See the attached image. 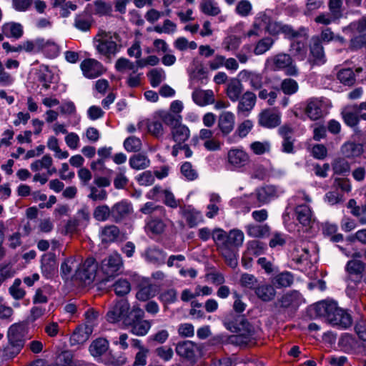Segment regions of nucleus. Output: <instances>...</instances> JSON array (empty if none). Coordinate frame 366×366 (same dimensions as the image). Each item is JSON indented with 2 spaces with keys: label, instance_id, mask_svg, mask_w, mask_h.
Instances as JSON below:
<instances>
[{
  "label": "nucleus",
  "instance_id": "393cba45",
  "mask_svg": "<svg viewBox=\"0 0 366 366\" xmlns=\"http://www.w3.org/2000/svg\"><path fill=\"white\" fill-rule=\"evenodd\" d=\"M240 81L248 82L254 89H259L262 85V76L260 74L247 69L242 70L238 74Z\"/></svg>",
  "mask_w": 366,
  "mask_h": 366
},
{
  "label": "nucleus",
  "instance_id": "37998d69",
  "mask_svg": "<svg viewBox=\"0 0 366 366\" xmlns=\"http://www.w3.org/2000/svg\"><path fill=\"white\" fill-rule=\"evenodd\" d=\"M242 43L241 38L235 35H228L224 38L222 47L226 51L234 53L239 47Z\"/></svg>",
  "mask_w": 366,
  "mask_h": 366
},
{
  "label": "nucleus",
  "instance_id": "cd10ccee",
  "mask_svg": "<svg viewBox=\"0 0 366 366\" xmlns=\"http://www.w3.org/2000/svg\"><path fill=\"white\" fill-rule=\"evenodd\" d=\"M97 50L107 58H110L112 55H115L118 52L117 44L112 40V37L110 39H99Z\"/></svg>",
  "mask_w": 366,
  "mask_h": 366
},
{
  "label": "nucleus",
  "instance_id": "aec40b11",
  "mask_svg": "<svg viewBox=\"0 0 366 366\" xmlns=\"http://www.w3.org/2000/svg\"><path fill=\"white\" fill-rule=\"evenodd\" d=\"M328 322L333 326L347 329L352 325V320L350 314L337 307L335 312L330 315Z\"/></svg>",
  "mask_w": 366,
  "mask_h": 366
},
{
  "label": "nucleus",
  "instance_id": "58836bf2",
  "mask_svg": "<svg viewBox=\"0 0 366 366\" xmlns=\"http://www.w3.org/2000/svg\"><path fill=\"white\" fill-rule=\"evenodd\" d=\"M150 164V160L147 156L142 153L132 155L129 158V165L132 169L140 170L144 169Z\"/></svg>",
  "mask_w": 366,
  "mask_h": 366
},
{
  "label": "nucleus",
  "instance_id": "338daca9",
  "mask_svg": "<svg viewBox=\"0 0 366 366\" xmlns=\"http://www.w3.org/2000/svg\"><path fill=\"white\" fill-rule=\"evenodd\" d=\"M274 44V40L270 37L260 39L256 44L254 53L256 55H262L269 51Z\"/></svg>",
  "mask_w": 366,
  "mask_h": 366
},
{
  "label": "nucleus",
  "instance_id": "f8f14e48",
  "mask_svg": "<svg viewBox=\"0 0 366 366\" xmlns=\"http://www.w3.org/2000/svg\"><path fill=\"white\" fill-rule=\"evenodd\" d=\"M109 341L103 337H99L93 340L89 347L88 351L90 355L99 363L102 362L104 357L110 350Z\"/></svg>",
  "mask_w": 366,
  "mask_h": 366
},
{
  "label": "nucleus",
  "instance_id": "4c0bfd02",
  "mask_svg": "<svg viewBox=\"0 0 366 366\" xmlns=\"http://www.w3.org/2000/svg\"><path fill=\"white\" fill-rule=\"evenodd\" d=\"M305 112L312 120H317L322 115V104L317 99H310L305 109Z\"/></svg>",
  "mask_w": 366,
  "mask_h": 366
},
{
  "label": "nucleus",
  "instance_id": "1a4fd4ad",
  "mask_svg": "<svg viewBox=\"0 0 366 366\" xmlns=\"http://www.w3.org/2000/svg\"><path fill=\"white\" fill-rule=\"evenodd\" d=\"M136 297L140 301H147L154 297L157 292V286L149 282L148 279L137 276L134 277Z\"/></svg>",
  "mask_w": 366,
  "mask_h": 366
},
{
  "label": "nucleus",
  "instance_id": "9d476101",
  "mask_svg": "<svg viewBox=\"0 0 366 366\" xmlns=\"http://www.w3.org/2000/svg\"><path fill=\"white\" fill-rule=\"evenodd\" d=\"M40 269L42 276L46 280H53L58 272L56 255L53 252L44 254L41 257Z\"/></svg>",
  "mask_w": 366,
  "mask_h": 366
},
{
  "label": "nucleus",
  "instance_id": "603ef678",
  "mask_svg": "<svg viewBox=\"0 0 366 366\" xmlns=\"http://www.w3.org/2000/svg\"><path fill=\"white\" fill-rule=\"evenodd\" d=\"M93 217L97 221L105 222L112 218V207L107 204L99 205L94 208Z\"/></svg>",
  "mask_w": 366,
  "mask_h": 366
},
{
  "label": "nucleus",
  "instance_id": "2f4dec72",
  "mask_svg": "<svg viewBox=\"0 0 366 366\" xmlns=\"http://www.w3.org/2000/svg\"><path fill=\"white\" fill-rule=\"evenodd\" d=\"M199 355L198 346L191 341H184V366L193 365Z\"/></svg>",
  "mask_w": 366,
  "mask_h": 366
},
{
  "label": "nucleus",
  "instance_id": "b1692460",
  "mask_svg": "<svg viewBox=\"0 0 366 366\" xmlns=\"http://www.w3.org/2000/svg\"><path fill=\"white\" fill-rule=\"evenodd\" d=\"M266 31L272 35H277L280 33L285 34L288 37H295L297 36V32L293 29L281 22L274 21L271 19Z\"/></svg>",
  "mask_w": 366,
  "mask_h": 366
},
{
  "label": "nucleus",
  "instance_id": "7c9ffc66",
  "mask_svg": "<svg viewBox=\"0 0 366 366\" xmlns=\"http://www.w3.org/2000/svg\"><path fill=\"white\" fill-rule=\"evenodd\" d=\"M254 292L257 297L264 302L272 300L276 295L274 287L266 282L259 283Z\"/></svg>",
  "mask_w": 366,
  "mask_h": 366
},
{
  "label": "nucleus",
  "instance_id": "f3484780",
  "mask_svg": "<svg viewBox=\"0 0 366 366\" xmlns=\"http://www.w3.org/2000/svg\"><path fill=\"white\" fill-rule=\"evenodd\" d=\"M93 332V327L88 325H79L73 331L69 338L71 346L84 344Z\"/></svg>",
  "mask_w": 366,
  "mask_h": 366
},
{
  "label": "nucleus",
  "instance_id": "f704fd0d",
  "mask_svg": "<svg viewBox=\"0 0 366 366\" xmlns=\"http://www.w3.org/2000/svg\"><path fill=\"white\" fill-rule=\"evenodd\" d=\"M37 81L42 84V87L45 89L50 88V84L54 78V74L50 70L48 65L42 64L36 72Z\"/></svg>",
  "mask_w": 366,
  "mask_h": 366
},
{
  "label": "nucleus",
  "instance_id": "dca6fc26",
  "mask_svg": "<svg viewBox=\"0 0 366 366\" xmlns=\"http://www.w3.org/2000/svg\"><path fill=\"white\" fill-rule=\"evenodd\" d=\"M281 123V114L277 110L268 109L259 114V124L266 128H274Z\"/></svg>",
  "mask_w": 366,
  "mask_h": 366
},
{
  "label": "nucleus",
  "instance_id": "6e6552de",
  "mask_svg": "<svg viewBox=\"0 0 366 366\" xmlns=\"http://www.w3.org/2000/svg\"><path fill=\"white\" fill-rule=\"evenodd\" d=\"M122 266V261L119 255H109L104 259L101 264V270L104 276L102 282L107 283L111 279L117 276Z\"/></svg>",
  "mask_w": 366,
  "mask_h": 366
},
{
  "label": "nucleus",
  "instance_id": "39448f33",
  "mask_svg": "<svg viewBox=\"0 0 366 366\" xmlns=\"http://www.w3.org/2000/svg\"><path fill=\"white\" fill-rule=\"evenodd\" d=\"M316 252L317 248L314 242L300 239L294 243V247L291 252V257L298 264H305L307 265L311 264V257Z\"/></svg>",
  "mask_w": 366,
  "mask_h": 366
},
{
  "label": "nucleus",
  "instance_id": "09e8293b",
  "mask_svg": "<svg viewBox=\"0 0 366 366\" xmlns=\"http://www.w3.org/2000/svg\"><path fill=\"white\" fill-rule=\"evenodd\" d=\"M151 86L156 88L165 78L164 71L162 68L152 69L147 74Z\"/></svg>",
  "mask_w": 366,
  "mask_h": 366
},
{
  "label": "nucleus",
  "instance_id": "2eb2a0df",
  "mask_svg": "<svg viewBox=\"0 0 366 366\" xmlns=\"http://www.w3.org/2000/svg\"><path fill=\"white\" fill-rule=\"evenodd\" d=\"M83 75L87 79H95L102 74L103 66L94 59H85L80 64Z\"/></svg>",
  "mask_w": 366,
  "mask_h": 366
},
{
  "label": "nucleus",
  "instance_id": "473e14b6",
  "mask_svg": "<svg viewBox=\"0 0 366 366\" xmlns=\"http://www.w3.org/2000/svg\"><path fill=\"white\" fill-rule=\"evenodd\" d=\"M184 219L190 227H195L204 221L202 212L191 205L187 207L184 206Z\"/></svg>",
  "mask_w": 366,
  "mask_h": 366
},
{
  "label": "nucleus",
  "instance_id": "bb28decb",
  "mask_svg": "<svg viewBox=\"0 0 366 366\" xmlns=\"http://www.w3.org/2000/svg\"><path fill=\"white\" fill-rule=\"evenodd\" d=\"M127 362V357L124 352L114 353L110 350L100 363L105 366H123Z\"/></svg>",
  "mask_w": 366,
  "mask_h": 366
},
{
  "label": "nucleus",
  "instance_id": "4d7b16f0",
  "mask_svg": "<svg viewBox=\"0 0 366 366\" xmlns=\"http://www.w3.org/2000/svg\"><path fill=\"white\" fill-rule=\"evenodd\" d=\"M265 245L258 240H251L247 243V254L259 256L264 252Z\"/></svg>",
  "mask_w": 366,
  "mask_h": 366
},
{
  "label": "nucleus",
  "instance_id": "7ed1b4c3",
  "mask_svg": "<svg viewBox=\"0 0 366 366\" xmlns=\"http://www.w3.org/2000/svg\"><path fill=\"white\" fill-rule=\"evenodd\" d=\"M183 109V104L180 100L173 101L169 111L160 110L157 112L162 121L172 129V134L174 141H177V137L183 135V125H182L181 112Z\"/></svg>",
  "mask_w": 366,
  "mask_h": 366
},
{
  "label": "nucleus",
  "instance_id": "72a5a7b5",
  "mask_svg": "<svg viewBox=\"0 0 366 366\" xmlns=\"http://www.w3.org/2000/svg\"><path fill=\"white\" fill-rule=\"evenodd\" d=\"M316 313L320 317H324L329 320L330 315H332L337 309V304L335 302L321 301L315 305Z\"/></svg>",
  "mask_w": 366,
  "mask_h": 366
},
{
  "label": "nucleus",
  "instance_id": "ea45409f",
  "mask_svg": "<svg viewBox=\"0 0 366 366\" xmlns=\"http://www.w3.org/2000/svg\"><path fill=\"white\" fill-rule=\"evenodd\" d=\"M243 91V86L238 80L231 81L227 86L226 92L227 97L232 102H237Z\"/></svg>",
  "mask_w": 366,
  "mask_h": 366
},
{
  "label": "nucleus",
  "instance_id": "a18cd8bd",
  "mask_svg": "<svg viewBox=\"0 0 366 366\" xmlns=\"http://www.w3.org/2000/svg\"><path fill=\"white\" fill-rule=\"evenodd\" d=\"M119 235V229L117 226L109 225L106 226L102 229V241L104 243H110L115 242Z\"/></svg>",
  "mask_w": 366,
  "mask_h": 366
},
{
  "label": "nucleus",
  "instance_id": "c03bdc74",
  "mask_svg": "<svg viewBox=\"0 0 366 366\" xmlns=\"http://www.w3.org/2000/svg\"><path fill=\"white\" fill-rule=\"evenodd\" d=\"M112 288L117 296L124 297L130 292L132 285L127 280L119 278L112 285Z\"/></svg>",
  "mask_w": 366,
  "mask_h": 366
},
{
  "label": "nucleus",
  "instance_id": "c756f323",
  "mask_svg": "<svg viewBox=\"0 0 366 366\" xmlns=\"http://www.w3.org/2000/svg\"><path fill=\"white\" fill-rule=\"evenodd\" d=\"M244 229L250 237L262 238L269 232V227L266 224L249 223L245 225Z\"/></svg>",
  "mask_w": 366,
  "mask_h": 366
},
{
  "label": "nucleus",
  "instance_id": "e433bc0d",
  "mask_svg": "<svg viewBox=\"0 0 366 366\" xmlns=\"http://www.w3.org/2000/svg\"><path fill=\"white\" fill-rule=\"evenodd\" d=\"M301 294L297 291H292L291 292H288L284 295L279 300V304L280 307H296L297 306L301 301Z\"/></svg>",
  "mask_w": 366,
  "mask_h": 366
},
{
  "label": "nucleus",
  "instance_id": "8fccbe9b",
  "mask_svg": "<svg viewBox=\"0 0 366 366\" xmlns=\"http://www.w3.org/2000/svg\"><path fill=\"white\" fill-rule=\"evenodd\" d=\"M346 34L362 33L366 31V16L362 17L356 21L350 23L347 26L343 29Z\"/></svg>",
  "mask_w": 366,
  "mask_h": 366
},
{
  "label": "nucleus",
  "instance_id": "4468645a",
  "mask_svg": "<svg viewBox=\"0 0 366 366\" xmlns=\"http://www.w3.org/2000/svg\"><path fill=\"white\" fill-rule=\"evenodd\" d=\"M132 212V202L127 199H122L112 207V219L115 223H120Z\"/></svg>",
  "mask_w": 366,
  "mask_h": 366
},
{
  "label": "nucleus",
  "instance_id": "a878e982",
  "mask_svg": "<svg viewBox=\"0 0 366 366\" xmlns=\"http://www.w3.org/2000/svg\"><path fill=\"white\" fill-rule=\"evenodd\" d=\"M235 116L232 112H222L219 116L218 127L224 134H229L234 129Z\"/></svg>",
  "mask_w": 366,
  "mask_h": 366
},
{
  "label": "nucleus",
  "instance_id": "69168bd1",
  "mask_svg": "<svg viewBox=\"0 0 366 366\" xmlns=\"http://www.w3.org/2000/svg\"><path fill=\"white\" fill-rule=\"evenodd\" d=\"M146 228L152 234L158 235L164 232L165 224L160 219H153L147 222Z\"/></svg>",
  "mask_w": 366,
  "mask_h": 366
},
{
  "label": "nucleus",
  "instance_id": "a19ab883",
  "mask_svg": "<svg viewBox=\"0 0 366 366\" xmlns=\"http://www.w3.org/2000/svg\"><path fill=\"white\" fill-rule=\"evenodd\" d=\"M341 152L348 158L358 157L363 152L362 145L355 142H347L342 145Z\"/></svg>",
  "mask_w": 366,
  "mask_h": 366
},
{
  "label": "nucleus",
  "instance_id": "412c9836",
  "mask_svg": "<svg viewBox=\"0 0 366 366\" xmlns=\"http://www.w3.org/2000/svg\"><path fill=\"white\" fill-rule=\"evenodd\" d=\"M310 61L315 65H322L327 61L324 48L317 36L312 39Z\"/></svg>",
  "mask_w": 366,
  "mask_h": 366
},
{
  "label": "nucleus",
  "instance_id": "a211bd4d",
  "mask_svg": "<svg viewBox=\"0 0 366 366\" xmlns=\"http://www.w3.org/2000/svg\"><path fill=\"white\" fill-rule=\"evenodd\" d=\"M37 43L39 53H42L46 58L53 59L59 55L60 46L53 40H46L41 37Z\"/></svg>",
  "mask_w": 366,
  "mask_h": 366
},
{
  "label": "nucleus",
  "instance_id": "0e129e2a",
  "mask_svg": "<svg viewBox=\"0 0 366 366\" xmlns=\"http://www.w3.org/2000/svg\"><path fill=\"white\" fill-rule=\"evenodd\" d=\"M271 16L269 15V11L268 10H265L264 11H260L257 13L254 19V26L256 28H262L264 27L266 29L267 25L269 24Z\"/></svg>",
  "mask_w": 366,
  "mask_h": 366
},
{
  "label": "nucleus",
  "instance_id": "864d4df0",
  "mask_svg": "<svg viewBox=\"0 0 366 366\" xmlns=\"http://www.w3.org/2000/svg\"><path fill=\"white\" fill-rule=\"evenodd\" d=\"M253 6L249 0H240L237 2L235 12L241 17H247L252 14Z\"/></svg>",
  "mask_w": 366,
  "mask_h": 366
},
{
  "label": "nucleus",
  "instance_id": "e2e57ef3",
  "mask_svg": "<svg viewBox=\"0 0 366 366\" xmlns=\"http://www.w3.org/2000/svg\"><path fill=\"white\" fill-rule=\"evenodd\" d=\"M212 239L218 248L227 245V233L221 228H215L212 230Z\"/></svg>",
  "mask_w": 366,
  "mask_h": 366
},
{
  "label": "nucleus",
  "instance_id": "49530a36",
  "mask_svg": "<svg viewBox=\"0 0 366 366\" xmlns=\"http://www.w3.org/2000/svg\"><path fill=\"white\" fill-rule=\"evenodd\" d=\"M127 327H130V332L132 334L137 336H144L147 334L151 325L148 321L142 319L134 322V324L127 325Z\"/></svg>",
  "mask_w": 366,
  "mask_h": 366
},
{
  "label": "nucleus",
  "instance_id": "13d9d810",
  "mask_svg": "<svg viewBox=\"0 0 366 366\" xmlns=\"http://www.w3.org/2000/svg\"><path fill=\"white\" fill-rule=\"evenodd\" d=\"M280 89L285 94L292 95L297 92L299 85L295 79L287 78L281 82Z\"/></svg>",
  "mask_w": 366,
  "mask_h": 366
},
{
  "label": "nucleus",
  "instance_id": "680f3d73",
  "mask_svg": "<svg viewBox=\"0 0 366 366\" xmlns=\"http://www.w3.org/2000/svg\"><path fill=\"white\" fill-rule=\"evenodd\" d=\"M124 147L129 152H137L142 149V142L135 136H130L124 141Z\"/></svg>",
  "mask_w": 366,
  "mask_h": 366
},
{
  "label": "nucleus",
  "instance_id": "423d86ee",
  "mask_svg": "<svg viewBox=\"0 0 366 366\" xmlns=\"http://www.w3.org/2000/svg\"><path fill=\"white\" fill-rule=\"evenodd\" d=\"M282 191L274 185H265L257 188L249 195V202L253 207H260L278 197Z\"/></svg>",
  "mask_w": 366,
  "mask_h": 366
},
{
  "label": "nucleus",
  "instance_id": "de8ad7c7",
  "mask_svg": "<svg viewBox=\"0 0 366 366\" xmlns=\"http://www.w3.org/2000/svg\"><path fill=\"white\" fill-rule=\"evenodd\" d=\"M202 11L209 16H217L221 12L218 3L214 0H202L200 4Z\"/></svg>",
  "mask_w": 366,
  "mask_h": 366
},
{
  "label": "nucleus",
  "instance_id": "79ce46f5",
  "mask_svg": "<svg viewBox=\"0 0 366 366\" xmlns=\"http://www.w3.org/2000/svg\"><path fill=\"white\" fill-rule=\"evenodd\" d=\"M244 240V232L239 229H231L227 233V246L239 247Z\"/></svg>",
  "mask_w": 366,
  "mask_h": 366
},
{
  "label": "nucleus",
  "instance_id": "4be33fe9",
  "mask_svg": "<svg viewBox=\"0 0 366 366\" xmlns=\"http://www.w3.org/2000/svg\"><path fill=\"white\" fill-rule=\"evenodd\" d=\"M146 261L157 265H162L165 263L167 253L158 247H147L143 254Z\"/></svg>",
  "mask_w": 366,
  "mask_h": 366
},
{
  "label": "nucleus",
  "instance_id": "0eeeda50",
  "mask_svg": "<svg viewBox=\"0 0 366 366\" xmlns=\"http://www.w3.org/2000/svg\"><path fill=\"white\" fill-rule=\"evenodd\" d=\"M97 264L94 257H88L75 270L73 278L84 284H90L96 277Z\"/></svg>",
  "mask_w": 366,
  "mask_h": 366
},
{
  "label": "nucleus",
  "instance_id": "5fc2aeb1",
  "mask_svg": "<svg viewBox=\"0 0 366 366\" xmlns=\"http://www.w3.org/2000/svg\"><path fill=\"white\" fill-rule=\"evenodd\" d=\"M94 14L99 16H112V6L109 3H107L103 0H96L94 1Z\"/></svg>",
  "mask_w": 366,
  "mask_h": 366
},
{
  "label": "nucleus",
  "instance_id": "774afa93",
  "mask_svg": "<svg viewBox=\"0 0 366 366\" xmlns=\"http://www.w3.org/2000/svg\"><path fill=\"white\" fill-rule=\"evenodd\" d=\"M337 79L345 85L351 86L355 82V74L350 69H341L337 73Z\"/></svg>",
  "mask_w": 366,
  "mask_h": 366
},
{
  "label": "nucleus",
  "instance_id": "bf43d9fd",
  "mask_svg": "<svg viewBox=\"0 0 366 366\" xmlns=\"http://www.w3.org/2000/svg\"><path fill=\"white\" fill-rule=\"evenodd\" d=\"M219 249L227 264L232 268L236 267L237 266V257L231 247L227 245L219 248Z\"/></svg>",
  "mask_w": 366,
  "mask_h": 366
},
{
  "label": "nucleus",
  "instance_id": "3c124183",
  "mask_svg": "<svg viewBox=\"0 0 366 366\" xmlns=\"http://www.w3.org/2000/svg\"><path fill=\"white\" fill-rule=\"evenodd\" d=\"M366 267L365 263L361 260L352 259L349 260L345 265V270L349 276L353 274H360L365 270Z\"/></svg>",
  "mask_w": 366,
  "mask_h": 366
},
{
  "label": "nucleus",
  "instance_id": "6e6d98bb",
  "mask_svg": "<svg viewBox=\"0 0 366 366\" xmlns=\"http://www.w3.org/2000/svg\"><path fill=\"white\" fill-rule=\"evenodd\" d=\"M272 282L277 287H290L293 282V276L289 272H282L274 277Z\"/></svg>",
  "mask_w": 366,
  "mask_h": 366
},
{
  "label": "nucleus",
  "instance_id": "052dcab7",
  "mask_svg": "<svg viewBox=\"0 0 366 366\" xmlns=\"http://www.w3.org/2000/svg\"><path fill=\"white\" fill-rule=\"evenodd\" d=\"M84 16H82V14H76L74 19V25L75 28L78 30L82 32H86L91 29L93 23V19H91L89 18L84 19Z\"/></svg>",
  "mask_w": 366,
  "mask_h": 366
},
{
  "label": "nucleus",
  "instance_id": "f257e3e1",
  "mask_svg": "<svg viewBox=\"0 0 366 366\" xmlns=\"http://www.w3.org/2000/svg\"><path fill=\"white\" fill-rule=\"evenodd\" d=\"M144 312L138 305H133L132 308L127 300L118 301L107 315V320L110 323H117L122 321L126 326L134 324L143 319Z\"/></svg>",
  "mask_w": 366,
  "mask_h": 366
},
{
  "label": "nucleus",
  "instance_id": "9b49d317",
  "mask_svg": "<svg viewBox=\"0 0 366 366\" xmlns=\"http://www.w3.org/2000/svg\"><path fill=\"white\" fill-rule=\"evenodd\" d=\"M249 162L248 154L242 149L232 148L227 153V162L232 171H240Z\"/></svg>",
  "mask_w": 366,
  "mask_h": 366
},
{
  "label": "nucleus",
  "instance_id": "20e7f679",
  "mask_svg": "<svg viewBox=\"0 0 366 366\" xmlns=\"http://www.w3.org/2000/svg\"><path fill=\"white\" fill-rule=\"evenodd\" d=\"M264 67L272 71H283L286 75L290 76L299 75V69L295 61L286 53H278L268 57L265 61Z\"/></svg>",
  "mask_w": 366,
  "mask_h": 366
},
{
  "label": "nucleus",
  "instance_id": "6ab92c4d",
  "mask_svg": "<svg viewBox=\"0 0 366 366\" xmlns=\"http://www.w3.org/2000/svg\"><path fill=\"white\" fill-rule=\"evenodd\" d=\"M256 99L257 97L253 92H246L238 99L237 114L244 117L248 116L255 105Z\"/></svg>",
  "mask_w": 366,
  "mask_h": 366
},
{
  "label": "nucleus",
  "instance_id": "c85d7f7f",
  "mask_svg": "<svg viewBox=\"0 0 366 366\" xmlns=\"http://www.w3.org/2000/svg\"><path fill=\"white\" fill-rule=\"evenodd\" d=\"M209 201L205 215L209 219H213L219 214L222 204V197L219 194L212 192L209 194Z\"/></svg>",
  "mask_w": 366,
  "mask_h": 366
},
{
  "label": "nucleus",
  "instance_id": "c9c22d12",
  "mask_svg": "<svg viewBox=\"0 0 366 366\" xmlns=\"http://www.w3.org/2000/svg\"><path fill=\"white\" fill-rule=\"evenodd\" d=\"M2 30L6 36L12 37L16 39H20L24 34L23 26L20 23L11 22L4 24Z\"/></svg>",
  "mask_w": 366,
  "mask_h": 366
},
{
  "label": "nucleus",
  "instance_id": "5701e85b",
  "mask_svg": "<svg viewBox=\"0 0 366 366\" xmlns=\"http://www.w3.org/2000/svg\"><path fill=\"white\" fill-rule=\"evenodd\" d=\"M192 99L199 106L204 107L215 102L214 92L211 89H197L192 92Z\"/></svg>",
  "mask_w": 366,
  "mask_h": 366
},
{
  "label": "nucleus",
  "instance_id": "f03ea898",
  "mask_svg": "<svg viewBox=\"0 0 366 366\" xmlns=\"http://www.w3.org/2000/svg\"><path fill=\"white\" fill-rule=\"evenodd\" d=\"M29 322L25 320L12 324L8 330V345L4 348L6 356L14 358L17 356L25 345V336L28 332Z\"/></svg>",
  "mask_w": 366,
  "mask_h": 366
},
{
  "label": "nucleus",
  "instance_id": "ddd939ff",
  "mask_svg": "<svg viewBox=\"0 0 366 366\" xmlns=\"http://www.w3.org/2000/svg\"><path fill=\"white\" fill-rule=\"evenodd\" d=\"M297 220L302 227L304 231L307 232L313 227L315 217L310 207L305 204H300L295 210Z\"/></svg>",
  "mask_w": 366,
  "mask_h": 366
}]
</instances>
